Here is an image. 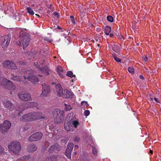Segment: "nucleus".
I'll use <instances>...</instances> for the list:
<instances>
[{
  "instance_id": "obj_1",
  "label": "nucleus",
  "mask_w": 161,
  "mask_h": 161,
  "mask_svg": "<svg viewBox=\"0 0 161 161\" xmlns=\"http://www.w3.org/2000/svg\"><path fill=\"white\" fill-rule=\"evenodd\" d=\"M44 118L45 117L42 116V113L31 112L23 115L20 120L22 122H29Z\"/></svg>"
},
{
  "instance_id": "obj_2",
  "label": "nucleus",
  "mask_w": 161,
  "mask_h": 161,
  "mask_svg": "<svg viewBox=\"0 0 161 161\" xmlns=\"http://www.w3.org/2000/svg\"><path fill=\"white\" fill-rule=\"evenodd\" d=\"M19 37L20 39L19 40V42H17V44L19 46L23 45L24 49L25 48L27 47L29 44L30 41V36L25 31H21L19 33Z\"/></svg>"
},
{
  "instance_id": "obj_3",
  "label": "nucleus",
  "mask_w": 161,
  "mask_h": 161,
  "mask_svg": "<svg viewBox=\"0 0 161 161\" xmlns=\"http://www.w3.org/2000/svg\"><path fill=\"white\" fill-rule=\"evenodd\" d=\"M24 78L25 79H27L32 83L35 84L39 81L38 78L34 75V72L32 70H28L24 72Z\"/></svg>"
},
{
  "instance_id": "obj_4",
  "label": "nucleus",
  "mask_w": 161,
  "mask_h": 161,
  "mask_svg": "<svg viewBox=\"0 0 161 161\" xmlns=\"http://www.w3.org/2000/svg\"><path fill=\"white\" fill-rule=\"evenodd\" d=\"M8 147L14 154L17 155L19 153L21 149V146L20 142L17 141L11 142L8 145Z\"/></svg>"
},
{
  "instance_id": "obj_5",
  "label": "nucleus",
  "mask_w": 161,
  "mask_h": 161,
  "mask_svg": "<svg viewBox=\"0 0 161 161\" xmlns=\"http://www.w3.org/2000/svg\"><path fill=\"white\" fill-rule=\"evenodd\" d=\"M0 85L5 86V88L9 90H14L15 88L12 82L3 77H0Z\"/></svg>"
},
{
  "instance_id": "obj_6",
  "label": "nucleus",
  "mask_w": 161,
  "mask_h": 161,
  "mask_svg": "<svg viewBox=\"0 0 161 161\" xmlns=\"http://www.w3.org/2000/svg\"><path fill=\"white\" fill-rule=\"evenodd\" d=\"M38 105V103L36 102L28 103L19 106V107L16 108V110L21 112L29 108L37 107Z\"/></svg>"
},
{
  "instance_id": "obj_7",
  "label": "nucleus",
  "mask_w": 161,
  "mask_h": 161,
  "mask_svg": "<svg viewBox=\"0 0 161 161\" xmlns=\"http://www.w3.org/2000/svg\"><path fill=\"white\" fill-rule=\"evenodd\" d=\"M34 65L38 69V71L40 72L45 75H48L49 74L50 70L47 67L41 68V66H40L41 65L37 62H35Z\"/></svg>"
},
{
  "instance_id": "obj_8",
  "label": "nucleus",
  "mask_w": 161,
  "mask_h": 161,
  "mask_svg": "<svg viewBox=\"0 0 161 161\" xmlns=\"http://www.w3.org/2000/svg\"><path fill=\"white\" fill-rule=\"evenodd\" d=\"M3 65L4 68L11 69H15L17 68L15 64L11 60L4 61L3 63Z\"/></svg>"
},
{
  "instance_id": "obj_9",
  "label": "nucleus",
  "mask_w": 161,
  "mask_h": 161,
  "mask_svg": "<svg viewBox=\"0 0 161 161\" xmlns=\"http://www.w3.org/2000/svg\"><path fill=\"white\" fill-rule=\"evenodd\" d=\"M42 136V134L41 132H36L29 137L28 140L31 142L36 141L40 140Z\"/></svg>"
},
{
  "instance_id": "obj_10",
  "label": "nucleus",
  "mask_w": 161,
  "mask_h": 161,
  "mask_svg": "<svg viewBox=\"0 0 161 161\" xmlns=\"http://www.w3.org/2000/svg\"><path fill=\"white\" fill-rule=\"evenodd\" d=\"M11 36L9 35H6L2 37L1 40V46L3 47H7L9 43Z\"/></svg>"
},
{
  "instance_id": "obj_11",
  "label": "nucleus",
  "mask_w": 161,
  "mask_h": 161,
  "mask_svg": "<svg viewBox=\"0 0 161 161\" xmlns=\"http://www.w3.org/2000/svg\"><path fill=\"white\" fill-rule=\"evenodd\" d=\"M11 124L10 122L8 120H5L4 121L3 125H0V129L2 133L6 132L10 128Z\"/></svg>"
},
{
  "instance_id": "obj_12",
  "label": "nucleus",
  "mask_w": 161,
  "mask_h": 161,
  "mask_svg": "<svg viewBox=\"0 0 161 161\" xmlns=\"http://www.w3.org/2000/svg\"><path fill=\"white\" fill-rule=\"evenodd\" d=\"M56 91L57 94L59 96L62 97H69L70 95L65 96L64 94L63 93V89L61 86L59 84H58L55 86Z\"/></svg>"
},
{
  "instance_id": "obj_13",
  "label": "nucleus",
  "mask_w": 161,
  "mask_h": 161,
  "mask_svg": "<svg viewBox=\"0 0 161 161\" xmlns=\"http://www.w3.org/2000/svg\"><path fill=\"white\" fill-rule=\"evenodd\" d=\"M18 96L20 100L25 101H30L31 99V95L28 93H19Z\"/></svg>"
},
{
  "instance_id": "obj_14",
  "label": "nucleus",
  "mask_w": 161,
  "mask_h": 161,
  "mask_svg": "<svg viewBox=\"0 0 161 161\" xmlns=\"http://www.w3.org/2000/svg\"><path fill=\"white\" fill-rule=\"evenodd\" d=\"M3 103L4 107L9 109L10 110H12L14 108L13 103L7 99L4 100Z\"/></svg>"
},
{
  "instance_id": "obj_15",
  "label": "nucleus",
  "mask_w": 161,
  "mask_h": 161,
  "mask_svg": "<svg viewBox=\"0 0 161 161\" xmlns=\"http://www.w3.org/2000/svg\"><path fill=\"white\" fill-rule=\"evenodd\" d=\"M42 90L41 95L42 96H46L50 92V88L48 86H47L45 83L42 84Z\"/></svg>"
},
{
  "instance_id": "obj_16",
  "label": "nucleus",
  "mask_w": 161,
  "mask_h": 161,
  "mask_svg": "<svg viewBox=\"0 0 161 161\" xmlns=\"http://www.w3.org/2000/svg\"><path fill=\"white\" fill-rule=\"evenodd\" d=\"M60 146L58 144H55L50 147L48 150V151L50 153L53 152H56V151H58L60 150Z\"/></svg>"
},
{
  "instance_id": "obj_17",
  "label": "nucleus",
  "mask_w": 161,
  "mask_h": 161,
  "mask_svg": "<svg viewBox=\"0 0 161 161\" xmlns=\"http://www.w3.org/2000/svg\"><path fill=\"white\" fill-rule=\"evenodd\" d=\"M57 71L58 75L62 78L64 77L65 71L61 66H58L57 68Z\"/></svg>"
},
{
  "instance_id": "obj_18",
  "label": "nucleus",
  "mask_w": 161,
  "mask_h": 161,
  "mask_svg": "<svg viewBox=\"0 0 161 161\" xmlns=\"http://www.w3.org/2000/svg\"><path fill=\"white\" fill-rule=\"evenodd\" d=\"M80 124L78 120H74V119L71 120L69 122V125L71 127L75 128H77Z\"/></svg>"
},
{
  "instance_id": "obj_19",
  "label": "nucleus",
  "mask_w": 161,
  "mask_h": 161,
  "mask_svg": "<svg viewBox=\"0 0 161 161\" xmlns=\"http://www.w3.org/2000/svg\"><path fill=\"white\" fill-rule=\"evenodd\" d=\"M64 114L63 111L61 112L60 110L58 109H55L53 112V116L54 118Z\"/></svg>"
},
{
  "instance_id": "obj_20",
  "label": "nucleus",
  "mask_w": 161,
  "mask_h": 161,
  "mask_svg": "<svg viewBox=\"0 0 161 161\" xmlns=\"http://www.w3.org/2000/svg\"><path fill=\"white\" fill-rule=\"evenodd\" d=\"M64 114H61L54 118L55 122L57 123H60L62 122L64 119Z\"/></svg>"
},
{
  "instance_id": "obj_21",
  "label": "nucleus",
  "mask_w": 161,
  "mask_h": 161,
  "mask_svg": "<svg viewBox=\"0 0 161 161\" xmlns=\"http://www.w3.org/2000/svg\"><path fill=\"white\" fill-rule=\"evenodd\" d=\"M37 148L34 145H29L27 147L28 151L30 152H33L36 150Z\"/></svg>"
},
{
  "instance_id": "obj_22",
  "label": "nucleus",
  "mask_w": 161,
  "mask_h": 161,
  "mask_svg": "<svg viewBox=\"0 0 161 161\" xmlns=\"http://www.w3.org/2000/svg\"><path fill=\"white\" fill-rule=\"evenodd\" d=\"M111 31V28L109 26H106L104 28V33L107 35H108Z\"/></svg>"
},
{
  "instance_id": "obj_23",
  "label": "nucleus",
  "mask_w": 161,
  "mask_h": 161,
  "mask_svg": "<svg viewBox=\"0 0 161 161\" xmlns=\"http://www.w3.org/2000/svg\"><path fill=\"white\" fill-rule=\"evenodd\" d=\"M74 147V144L72 143H69L67 146V148L66 149V151H69V150H70V152L71 151V150H72L73 147Z\"/></svg>"
},
{
  "instance_id": "obj_24",
  "label": "nucleus",
  "mask_w": 161,
  "mask_h": 161,
  "mask_svg": "<svg viewBox=\"0 0 161 161\" xmlns=\"http://www.w3.org/2000/svg\"><path fill=\"white\" fill-rule=\"evenodd\" d=\"M113 49L114 51L119 54V48L117 45H114L113 47Z\"/></svg>"
},
{
  "instance_id": "obj_25",
  "label": "nucleus",
  "mask_w": 161,
  "mask_h": 161,
  "mask_svg": "<svg viewBox=\"0 0 161 161\" xmlns=\"http://www.w3.org/2000/svg\"><path fill=\"white\" fill-rule=\"evenodd\" d=\"M12 79L14 80H17L18 81H23L22 78H20V77L19 76H14Z\"/></svg>"
},
{
  "instance_id": "obj_26",
  "label": "nucleus",
  "mask_w": 161,
  "mask_h": 161,
  "mask_svg": "<svg viewBox=\"0 0 161 161\" xmlns=\"http://www.w3.org/2000/svg\"><path fill=\"white\" fill-rule=\"evenodd\" d=\"M57 156L53 155L49 156L48 159H49V161H56L57 158Z\"/></svg>"
},
{
  "instance_id": "obj_27",
  "label": "nucleus",
  "mask_w": 161,
  "mask_h": 161,
  "mask_svg": "<svg viewBox=\"0 0 161 161\" xmlns=\"http://www.w3.org/2000/svg\"><path fill=\"white\" fill-rule=\"evenodd\" d=\"M27 11L28 14L31 15H33L34 14V12L33 10L30 7H27Z\"/></svg>"
},
{
  "instance_id": "obj_28",
  "label": "nucleus",
  "mask_w": 161,
  "mask_h": 161,
  "mask_svg": "<svg viewBox=\"0 0 161 161\" xmlns=\"http://www.w3.org/2000/svg\"><path fill=\"white\" fill-rule=\"evenodd\" d=\"M71 153L70 150L66 151L65 152V154L66 156L68 158H71Z\"/></svg>"
},
{
  "instance_id": "obj_29",
  "label": "nucleus",
  "mask_w": 161,
  "mask_h": 161,
  "mask_svg": "<svg viewBox=\"0 0 161 161\" xmlns=\"http://www.w3.org/2000/svg\"><path fill=\"white\" fill-rule=\"evenodd\" d=\"M113 57L114 59L117 62H121V59L120 58H117L116 56L114 54L113 55Z\"/></svg>"
},
{
  "instance_id": "obj_30",
  "label": "nucleus",
  "mask_w": 161,
  "mask_h": 161,
  "mask_svg": "<svg viewBox=\"0 0 161 161\" xmlns=\"http://www.w3.org/2000/svg\"><path fill=\"white\" fill-rule=\"evenodd\" d=\"M107 19L108 21L110 22H113L114 20L113 17L111 16H108L107 17Z\"/></svg>"
},
{
  "instance_id": "obj_31",
  "label": "nucleus",
  "mask_w": 161,
  "mask_h": 161,
  "mask_svg": "<svg viewBox=\"0 0 161 161\" xmlns=\"http://www.w3.org/2000/svg\"><path fill=\"white\" fill-rule=\"evenodd\" d=\"M128 70L129 72L131 73L132 74L134 73V69L133 67H128Z\"/></svg>"
},
{
  "instance_id": "obj_32",
  "label": "nucleus",
  "mask_w": 161,
  "mask_h": 161,
  "mask_svg": "<svg viewBox=\"0 0 161 161\" xmlns=\"http://www.w3.org/2000/svg\"><path fill=\"white\" fill-rule=\"evenodd\" d=\"M66 75L70 77H73V72L71 71H69L67 72Z\"/></svg>"
},
{
  "instance_id": "obj_33",
  "label": "nucleus",
  "mask_w": 161,
  "mask_h": 161,
  "mask_svg": "<svg viewBox=\"0 0 161 161\" xmlns=\"http://www.w3.org/2000/svg\"><path fill=\"white\" fill-rule=\"evenodd\" d=\"M64 129L67 131L70 130L69 126L67 124H66L65 123L64 124Z\"/></svg>"
},
{
  "instance_id": "obj_34",
  "label": "nucleus",
  "mask_w": 161,
  "mask_h": 161,
  "mask_svg": "<svg viewBox=\"0 0 161 161\" xmlns=\"http://www.w3.org/2000/svg\"><path fill=\"white\" fill-rule=\"evenodd\" d=\"M90 112L88 110H86L84 112V114L86 116H87L90 114Z\"/></svg>"
},
{
  "instance_id": "obj_35",
  "label": "nucleus",
  "mask_w": 161,
  "mask_h": 161,
  "mask_svg": "<svg viewBox=\"0 0 161 161\" xmlns=\"http://www.w3.org/2000/svg\"><path fill=\"white\" fill-rule=\"evenodd\" d=\"M92 153L94 155H96L97 154V149L95 147H93L92 148Z\"/></svg>"
},
{
  "instance_id": "obj_36",
  "label": "nucleus",
  "mask_w": 161,
  "mask_h": 161,
  "mask_svg": "<svg viewBox=\"0 0 161 161\" xmlns=\"http://www.w3.org/2000/svg\"><path fill=\"white\" fill-rule=\"evenodd\" d=\"M64 105L66 107V108L67 110H69L71 109V107L70 105H67L65 103Z\"/></svg>"
},
{
  "instance_id": "obj_37",
  "label": "nucleus",
  "mask_w": 161,
  "mask_h": 161,
  "mask_svg": "<svg viewBox=\"0 0 161 161\" xmlns=\"http://www.w3.org/2000/svg\"><path fill=\"white\" fill-rule=\"evenodd\" d=\"M74 141L76 142H79L80 140V138L79 137L76 136L74 138Z\"/></svg>"
},
{
  "instance_id": "obj_38",
  "label": "nucleus",
  "mask_w": 161,
  "mask_h": 161,
  "mask_svg": "<svg viewBox=\"0 0 161 161\" xmlns=\"http://www.w3.org/2000/svg\"><path fill=\"white\" fill-rule=\"evenodd\" d=\"M53 15L55 16H56L57 18L59 17V15L56 12H54L53 13Z\"/></svg>"
},
{
  "instance_id": "obj_39",
  "label": "nucleus",
  "mask_w": 161,
  "mask_h": 161,
  "mask_svg": "<svg viewBox=\"0 0 161 161\" xmlns=\"http://www.w3.org/2000/svg\"><path fill=\"white\" fill-rule=\"evenodd\" d=\"M78 160H80V161H88L87 160L86 158L82 159L80 157H79V158Z\"/></svg>"
},
{
  "instance_id": "obj_40",
  "label": "nucleus",
  "mask_w": 161,
  "mask_h": 161,
  "mask_svg": "<svg viewBox=\"0 0 161 161\" xmlns=\"http://www.w3.org/2000/svg\"><path fill=\"white\" fill-rule=\"evenodd\" d=\"M144 61L145 62H147L148 60L147 57V56H143L142 57Z\"/></svg>"
},
{
  "instance_id": "obj_41",
  "label": "nucleus",
  "mask_w": 161,
  "mask_h": 161,
  "mask_svg": "<svg viewBox=\"0 0 161 161\" xmlns=\"http://www.w3.org/2000/svg\"><path fill=\"white\" fill-rule=\"evenodd\" d=\"M154 99L155 100V101L157 103H160V101H158V99L156 98V97H154Z\"/></svg>"
},
{
  "instance_id": "obj_42",
  "label": "nucleus",
  "mask_w": 161,
  "mask_h": 161,
  "mask_svg": "<svg viewBox=\"0 0 161 161\" xmlns=\"http://www.w3.org/2000/svg\"><path fill=\"white\" fill-rule=\"evenodd\" d=\"M3 151V149L2 148V147L1 145H0V153L2 152Z\"/></svg>"
},
{
  "instance_id": "obj_43",
  "label": "nucleus",
  "mask_w": 161,
  "mask_h": 161,
  "mask_svg": "<svg viewBox=\"0 0 161 161\" xmlns=\"http://www.w3.org/2000/svg\"><path fill=\"white\" fill-rule=\"evenodd\" d=\"M139 78L142 80L144 79V77L142 75H140L139 76Z\"/></svg>"
},
{
  "instance_id": "obj_44",
  "label": "nucleus",
  "mask_w": 161,
  "mask_h": 161,
  "mask_svg": "<svg viewBox=\"0 0 161 161\" xmlns=\"http://www.w3.org/2000/svg\"><path fill=\"white\" fill-rule=\"evenodd\" d=\"M71 22H72V23L73 24H75V19H71Z\"/></svg>"
},
{
  "instance_id": "obj_45",
  "label": "nucleus",
  "mask_w": 161,
  "mask_h": 161,
  "mask_svg": "<svg viewBox=\"0 0 161 161\" xmlns=\"http://www.w3.org/2000/svg\"><path fill=\"white\" fill-rule=\"evenodd\" d=\"M96 30L98 32H100L101 31V29L100 28H97V29Z\"/></svg>"
},
{
  "instance_id": "obj_46",
  "label": "nucleus",
  "mask_w": 161,
  "mask_h": 161,
  "mask_svg": "<svg viewBox=\"0 0 161 161\" xmlns=\"http://www.w3.org/2000/svg\"><path fill=\"white\" fill-rule=\"evenodd\" d=\"M84 103H85L86 104H87V103L85 101H82L81 102V103L82 104H83Z\"/></svg>"
},
{
  "instance_id": "obj_47",
  "label": "nucleus",
  "mask_w": 161,
  "mask_h": 161,
  "mask_svg": "<svg viewBox=\"0 0 161 161\" xmlns=\"http://www.w3.org/2000/svg\"><path fill=\"white\" fill-rule=\"evenodd\" d=\"M24 62L22 61H19V64H22Z\"/></svg>"
},
{
  "instance_id": "obj_48",
  "label": "nucleus",
  "mask_w": 161,
  "mask_h": 161,
  "mask_svg": "<svg viewBox=\"0 0 161 161\" xmlns=\"http://www.w3.org/2000/svg\"><path fill=\"white\" fill-rule=\"evenodd\" d=\"M70 18L71 19H74V16H70Z\"/></svg>"
},
{
  "instance_id": "obj_49",
  "label": "nucleus",
  "mask_w": 161,
  "mask_h": 161,
  "mask_svg": "<svg viewBox=\"0 0 161 161\" xmlns=\"http://www.w3.org/2000/svg\"><path fill=\"white\" fill-rule=\"evenodd\" d=\"M109 36L110 37H112L113 36V34L112 33H110L109 34Z\"/></svg>"
},
{
  "instance_id": "obj_50",
  "label": "nucleus",
  "mask_w": 161,
  "mask_h": 161,
  "mask_svg": "<svg viewBox=\"0 0 161 161\" xmlns=\"http://www.w3.org/2000/svg\"><path fill=\"white\" fill-rule=\"evenodd\" d=\"M78 145H75V148H78Z\"/></svg>"
},
{
  "instance_id": "obj_51",
  "label": "nucleus",
  "mask_w": 161,
  "mask_h": 161,
  "mask_svg": "<svg viewBox=\"0 0 161 161\" xmlns=\"http://www.w3.org/2000/svg\"><path fill=\"white\" fill-rule=\"evenodd\" d=\"M149 152L150 153H151L152 154H153V151L152 150L150 149Z\"/></svg>"
},
{
  "instance_id": "obj_52",
  "label": "nucleus",
  "mask_w": 161,
  "mask_h": 161,
  "mask_svg": "<svg viewBox=\"0 0 161 161\" xmlns=\"http://www.w3.org/2000/svg\"><path fill=\"white\" fill-rule=\"evenodd\" d=\"M150 99L151 100V101H153V99L152 98H150Z\"/></svg>"
},
{
  "instance_id": "obj_53",
  "label": "nucleus",
  "mask_w": 161,
  "mask_h": 161,
  "mask_svg": "<svg viewBox=\"0 0 161 161\" xmlns=\"http://www.w3.org/2000/svg\"><path fill=\"white\" fill-rule=\"evenodd\" d=\"M66 92L68 94L69 93V91H67Z\"/></svg>"
},
{
  "instance_id": "obj_54",
  "label": "nucleus",
  "mask_w": 161,
  "mask_h": 161,
  "mask_svg": "<svg viewBox=\"0 0 161 161\" xmlns=\"http://www.w3.org/2000/svg\"><path fill=\"white\" fill-rule=\"evenodd\" d=\"M16 161H21V159H19L17 160Z\"/></svg>"
},
{
  "instance_id": "obj_55",
  "label": "nucleus",
  "mask_w": 161,
  "mask_h": 161,
  "mask_svg": "<svg viewBox=\"0 0 161 161\" xmlns=\"http://www.w3.org/2000/svg\"><path fill=\"white\" fill-rule=\"evenodd\" d=\"M38 75L39 76H41H41H42V75Z\"/></svg>"
},
{
  "instance_id": "obj_56",
  "label": "nucleus",
  "mask_w": 161,
  "mask_h": 161,
  "mask_svg": "<svg viewBox=\"0 0 161 161\" xmlns=\"http://www.w3.org/2000/svg\"><path fill=\"white\" fill-rule=\"evenodd\" d=\"M58 28H60V27H59V26H58Z\"/></svg>"
},
{
  "instance_id": "obj_57",
  "label": "nucleus",
  "mask_w": 161,
  "mask_h": 161,
  "mask_svg": "<svg viewBox=\"0 0 161 161\" xmlns=\"http://www.w3.org/2000/svg\"><path fill=\"white\" fill-rule=\"evenodd\" d=\"M20 113H18L19 114V115Z\"/></svg>"
},
{
  "instance_id": "obj_58",
  "label": "nucleus",
  "mask_w": 161,
  "mask_h": 161,
  "mask_svg": "<svg viewBox=\"0 0 161 161\" xmlns=\"http://www.w3.org/2000/svg\"><path fill=\"white\" fill-rule=\"evenodd\" d=\"M76 154V153H75V155Z\"/></svg>"
},
{
  "instance_id": "obj_59",
  "label": "nucleus",
  "mask_w": 161,
  "mask_h": 161,
  "mask_svg": "<svg viewBox=\"0 0 161 161\" xmlns=\"http://www.w3.org/2000/svg\"><path fill=\"white\" fill-rule=\"evenodd\" d=\"M1 117V115H0V117Z\"/></svg>"
}]
</instances>
